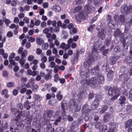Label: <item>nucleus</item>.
Returning a JSON list of instances; mask_svg holds the SVG:
<instances>
[{
    "instance_id": "obj_1",
    "label": "nucleus",
    "mask_w": 132,
    "mask_h": 132,
    "mask_svg": "<svg viewBox=\"0 0 132 132\" xmlns=\"http://www.w3.org/2000/svg\"><path fill=\"white\" fill-rule=\"evenodd\" d=\"M102 41L100 40L94 42V48L92 53V56L89 57L88 59L89 62H93L97 59V57L98 55V52L95 47H96L98 50H103L104 48V45L102 44Z\"/></svg>"
},
{
    "instance_id": "obj_2",
    "label": "nucleus",
    "mask_w": 132,
    "mask_h": 132,
    "mask_svg": "<svg viewBox=\"0 0 132 132\" xmlns=\"http://www.w3.org/2000/svg\"><path fill=\"white\" fill-rule=\"evenodd\" d=\"M120 91L118 89H116L115 90L112 88L111 87L108 91V94L110 96H113L112 98L115 99L120 95Z\"/></svg>"
},
{
    "instance_id": "obj_3",
    "label": "nucleus",
    "mask_w": 132,
    "mask_h": 132,
    "mask_svg": "<svg viewBox=\"0 0 132 132\" xmlns=\"http://www.w3.org/2000/svg\"><path fill=\"white\" fill-rule=\"evenodd\" d=\"M69 103L71 108L75 112L79 111L80 110V107L78 106L77 103L74 99H71Z\"/></svg>"
},
{
    "instance_id": "obj_4",
    "label": "nucleus",
    "mask_w": 132,
    "mask_h": 132,
    "mask_svg": "<svg viewBox=\"0 0 132 132\" xmlns=\"http://www.w3.org/2000/svg\"><path fill=\"white\" fill-rule=\"evenodd\" d=\"M132 10V6L129 5L128 7L126 5H124L122 6L121 11V13L123 14H127L130 12V10Z\"/></svg>"
},
{
    "instance_id": "obj_5",
    "label": "nucleus",
    "mask_w": 132,
    "mask_h": 132,
    "mask_svg": "<svg viewBox=\"0 0 132 132\" xmlns=\"http://www.w3.org/2000/svg\"><path fill=\"white\" fill-rule=\"evenodd\" d=\"M95 127L99 129L100 132H104L107 130V126L106 125H102L100 122L96 123L95 125Z\"/></svg>"
},
{
    "instance_id": "obj_6",
    "label": "nucleus",
    "mask_w": 132,
    "mask_h": 132,
    "mask_svg": "<svg viewBox=\"0 0 132 132\" xmlns=\"http://www.w3.org/2000/svg\"><path fill=\"white\" fill-rule=\"evenodd\" d=\"M88 106V104H86L82 107L81 109V111L82 113L83 114H89L91 111V110L90 109Z\"/></svg>"
},
{
    "instance_id": "obj_7",
    "label": "nucleus",
    "mask_w": 132,
    "mask_h": 132,
    "mask_svg": "<svg viewBox=\"0 0 132 132\" xmlns=\"http://www.w3.org/2000/svg\"><path fill=\"white\" fill-rule=\"evenodd\" d=\"M97 85V81L95 78H91L89 80V85L91 87L94 88L96 87Z\"/></svg>"
},
{
    "instance_id": "obj_8",
    "label": "nucleus",
    "mask_w": 132,
    "mask_h": 132,
    "mask_svg": "<svg viewBox=\"0 0 132 132\" xmlns=\"http://www.w3.org/2000/svg\"><path fill=\"white\" fill-rule=\"evenodd\" d=\"M109 125L110 129L108 132H113L118 127L117 124L114 122H110Z\"/></svg>"
},
{
    "instance_id": "obj_9",
    "label": "nucleus",
    "mask_w": 132,
    "mask_h": 132,
    "mask_svg": "<svg viewBox=\"0 0 132 132\" xmlns=\"http://www.w3.org/2000/svg\"><path fill=\"white\" fill-rule=\"evenodd\" d=\"M35 79L33 77H31L30 79L29 82L26 85V87L29 88L35 84Z\"/></svg>"
},
{
    "instance_id": "obj_10",
    "label": "nucleus",
    "mask_w": 132,
    "mask_h": 132,
    "mask_svg": "<svg viewBox=\"0 0 132 132\" xmlns=\"http://www.w3.org/2000/svg\"><path fill=\"white\" fill-rule=\"evenodd\" d=\"M114 36L115 37H119L120 36L121 37H122L124 36V34L121 33V32L119 29H117L114 32Z\"/></svg>"
},
{
    "instance_id": "obj_11",
    "label": "nucleus",
    "mask_w": 132,
    "mask_h": 132,
    "mask_svg": "<svg viewBox=\"0 0 132 132\" xmlns=\"http://www.w3.org/2000/svg\"><path fill=\"white\" fill-rule=\"evenodd\" d=\"M108 109V107L106 105H102L101 109L99 108L98 112L99 114L101 115L104 113Z\"/></svg>"
},
{
    "instance_id": "obj_12",
    "label": "nucleus",
    "mask_w": 132,
    "mask_h": 132,
    "mask_svg": "<svg viewBox=\"0 0 132 132\" xmlns=\"http://www.w3.org/2000/svg\"><path fill=\"white\" fill-rule=\"evenodd\" d=\"M99 70V68L98 66H96L91 69V73L92 75H97L99 73H98Z\"/></svg>"
},
{
    "instance_id": "obj_13",
    "label": "nucleus",
    "mask_w": 132,
    "mask_h": 132,
    "mask_svg": "<svg viewBox=\"0 0 132 132\" xmlns=\"http://www.w3.org/2000/svg\"><path fill=\"white\" fill-rule=\"evenodd\" d=\"M89 72V70H85L84 71H82L80 72V76L82 78H87L88 77V75Z\"/></svg>"
},
{
    "instance_id": "obj_14",
    "label": "nucleus",
    "mask_w": 132,
    "mask_h": 132,
    "mask_svg": "<svg viewBox=\"0 0 132 132\" xmlns=\"http://www.w3.org/2000/svg\"><path fill=\"white\" fill-rule=\"evenodd\" d=\"M97 76L98 82L100 84L103 83L104 80L103 76L100 73H98Z\"/></svg>"
},
{
    "instance_id": "obj_15",
    "label": "nucleus",
    "mask_w": 132,
    "mask_h": 132,
    "mask_svg": "<svg viewBox=\"0 0 132 132\" xmlns=\"http://www.w3.org/2000/svg\"><path fill=\"white\" fill-rule=\"evenodd\" d=\"M110 114L106 113L103 116V121L105 122H108L110 120Z\"/></svg>"
},
{
    "instance_id": "obj_16",
    "label": "nucleus",
    "mask_w": 132,
    "mask_h": 132,
    "mask_svg": "<svg viewBox=\"0 0 132 132\" xmlns=\"http://www.w3.org/2000/svg\"><path fill=\"white\" fill-rule=\"evenodd\" d=\"M126 99L124 96H121L119 99L120 104L123 106L125 103Z\"/></svg>"
},
{
    "instance_id": "obj_17",
    "label": "nucleus",
    "mask_w": 132,
    "mask_h": 132,
    "mask_svg": "<svg viewBox=\"0 0 132 132\" xmlns=\"http://www.w3.org/2000/svg\"><path fill=\"white\" fill-rule=\"evenodd\" d=\"M36 72L35 71H32L30 69H28L27 71V73L28 75H32L34 77L36 75Z\"/></svg>"
},
{
    "instance_id": "obj_18",
    "label": "nucleus",
    "mask_w": 132,
    "mask_h": 132,
    "mask_svg": "<svg viewBox=\"0 0 132 132\" xmlns=\"http://www.w3.org/2000/svg\"><path fill=\"white\" fill-rule=\"evenodd\" d=\"M36 42L37 44L39 45H41L44 43L43 38L39 37L36 38Z\"/></svg>"
},
{
    "instance_id": "obj_19",
    "label": "nucleus",
    "mask_w": 132,
    "mask_h": 132,
    "mask_svg": "<svg viewBox=\"0 0 132 132\" xmlns=\"http://www.w3.org/2000/svg\"><path fill=\"white\" fill-rule=\"evenodd\" d=\"M24 71V70L23 69H21L19 72L15 73V75L18 77H20L22 76Z\"/></svg>"
},
{
    "instance_id": "obj_20",
    "label": "nucleus",
    "mask_w": 132,
    "mask_h": 132,
    "mask_svg": "<svg viewBox=\"0 0 132 132\" xmlns=\"http://www.w3.org/2000/svg\"><path fill=\"white\" fill-rule=\"evenodd\" d=\"M119 59V57L117 56L116 57H112L110 59V61L111 63L112 64H115L117 61Z\"/></svg>"
},
{
    "instance_id": "obj_21",
    "label": "nucleus",
    "mask_w": 132,
    "mask_h": 132,
    "mask_svg": "<svg viewBox=\"0 0 132 132\" xmlns=\"http://www.w3.org/2000/svg\"><path fill=\"white\" fill-rule=\"evenodd\" d=\"M113 75V72L111 70L109 71L107 74V77L109 79V81L112 80Z\"/></svg>"
},
{
    "instance_id": "obj_22",
    "label": "nucleus",
    "mask_w": 132,
    "mask_h": 132,
    "mask_svg": "<svg viewBox=\"0 0 132 132\" xmlns=\"http://www.w3.org/2000/svg\"><path fill=\"white\" fill-rule=\"evenodd\" d=\"M100 97V95H97L96 96V98L93 102L92 103L93 104H94V105L95 106L97 107L98 106L99 101L97 98L99 97Z\"/></svg>"
},
{
    "instance_id": "obj_23",
    "label": "nucleus",
    "mask_w": 132,
    "mask_h": 132,
    "mask_svg": "<svg viewBox=\"0 0 132 132\" xmlns=\"http://www.w3.org/2000/svg\"><path fill=\"white\" fill-rule=\"evenodd\" d=\"M87 11L89 12H93L94 10V8L90 5H87L86 6V8Z\"/></svg>"
},
{
    "instance_id": "obj_24",
    "label": "nucleus",
    "mask_w": 132,
    "mask_h": 132,
    "mask_svg": "<svg viewBox=\"0 0 132 132\" xmlns=\"http://www.w3.org/2000/svg\"><path fill=\"white\" fill-rule=\"evenodd\" d=\"M80 95L82 98H84L86 96V92L85 90L82 89L80 92Z\"/></svg>"
},
{
    "instance_id": "obj_25",
    "label": "nucleus",
    "mask_w": 132,
    "mask_h": 132,
    "mask_svg": "<svg viewBox=\"0 0 132 132\" xmlns=\"http://www.w3.org/2000/svg\"><path fill=\"white\" fill-rule=\"evenodd\" d=\"M63 96L61 94V92L60 91H58L56 95V97L57 99L59 101L61 100Z\"/></svg>"
},
{
    "instance_id": "obj_26",
    "label": "nucleus",
    "mask_w": 132,
    "mask_h": 132,
    "mask_svg": "<svg viewBox=\"0 0 132 132\" xmlns=\"http://www.w3.org/2000/svg\"><path fill=\"white\" fill-rule=\"evenodd\" d=\"M97 35L98 37L101 38L102 40H103L105 38V34L102 31L99 32Z\"/></svg>"
},
{
    "instance_id": "obj_27",
    "label": "nucleus",
    "mask_w": 132,
    "mask_h": 132,
    "mask_svg": "<svg viewBox=\"0 0 132 132\" xmlns=\"http://www.w3.org/2000/svg\"><path fill=\"white\" fill-rule=\"evenodd\" d=\"M53 10L55 11L56 12H59L61 10L60 7L58 6L54 5L53 6L52 8Z\"/></svg>"
},
{
    "instance_id": "obj_28",
    "label": "nucleus",
    "mask_w": 132,
    "mask_h": 132,
    "mask_svg": "<svg viewBox=\"0 0 132 132\" xmlns=\"http://www.w3.org/2000/svg\"><path fill=\"white\" fill-rule=\"evenodd\" d=\"M124 61L128 63H131L132 62V57L127 56L125 59Z\"/></svg>"
},
{
    "instance_id": "obj_29",
    "label": "nucleus",
    "mask_w": 132,
    "mask_h": 132,
    "mask_svg": "<svg viewBox=\"0 0 132 132\" xmlns=\"http://www.w3.org/2000/svg\"><path fill=\"white\" fill-rule=\"evenodd\" d=\"M54 112L52 110L49 111L47 113V116L49 118H50L51 119H52L53 118V115L54 113Z\"/></svg>"
},
{
    "instance_id": "obj_30",
    "label": "nucleus",
    "mask_w": 132,
    "mask_h": 132,
    "mask_svg": "<svg viewBox=\"0 0 132 132\" xmlns=\"http://www.w3.org/2000/svg\"><path fill=\"white\" fill-rule=\"evenodd\" d=\"M84 67L86 70H89V67L90 66V65L88 62L86 61L84 63Z\"/></svg>"
},
{
    "instance_id": "obj_31",
    "label": "nucleus",
    "mask_w": 132,
    "mask_h": 132,
    "mask_svg": "<svg viewBox=\"0 0 132 132\" xmlns=\"http://www.w3.org/2000/svg\"><path fill=\"white\" fill-rule=\"evenodd\" d=\"M19 62L20 63L21 66L23 67L24 66V65L25 62V60L23 59V58L21 57V59L19 60Z\"/></svg>"
},
{
    "instance_id": "obj_32",
    "label": "nucleus",
    "mask_w": 132,
    "mask_h": 132,
    "mask_svg": "<svg viewBox=\"0 0 132 132\" xmlns=\"http://www.w3.org/2000/svg\"><path fill=\"white\" fill-rule=\"evenodd\" d=\"M11 111L12 112V113L13 114H16L17 113H18L19 110L16 108H11L10 109Z\"/></svg>"
},
{
    "instance_id": "obj_33",
    "label": "nucleus",
    "mask_w": 132,
    "mask_h": 132,
    "mask_svg": "<svg viewBox=\"0 0 132 132\" xmlns=\"http://www.w3.org/2000/svg\"><path fill=\"white\" fill-rule=\"evenodd\" d=\"M16 124L17 126L20 129H22L24 126V125L21 122H17Z\"/></svg>"
},
{
    "instance_id": "obj_34",
    "label": "nucleus",
    "mask_w": 132,
    "mask_h": 132,
    "mask_svg": "<svg viewBox=\"0 0 132 132\" xmlns=\"http://www.w3.org/2000/svg\"><path fill=\"white\" fill-rule=\"evenodd\" d=\"M60 114V110H57L55 114L53 116V119H54L55 118L57 117L58 116H59Z\"/></svg>"
},
{
    "instance_id": "obj_35",
    "label": "nucleus",
    "mask_w": 132,
    "mask_h": 132,
    "mask_svg": "<svg viewBox=\"0 0 132 132\" xmlns=\"http://www.w3.org/2000/svg\"><path fill=\"white\" fill-rule=\"evenodd\" d=\"M132 123V119H130L127 121L125 124V126L126 128H127Z\"/></svg>"
},
{
    "instance_id": "obj_36",
    "label": "nucleus",
    "mask_w": 132,
    "mask_h": 132,
    "mask_svg": "<svg viewBox=\"0 0 132 132\" xmlns=\"http://www.w3.org/2000/svg\"><path fill=\"white\" fill-rule=\"evenodd\" d=\"M56 118H57V119L54 123V124L55 125H57V123L60 122L61 121L62 119V117L61 116H58Z\"/></svg>"
},
{
    "instance_id": "obj_37",
    "label": "nucleus",
    "mask_w": 132,
    "mask_h": 132,
    "mask_svg": "<svg viewBox=\"0 0 132 132\" xmlns=\"http://www.w3.org/2000/svg\"><path fill=\"white\" fill-rule=\"evenodd\" d=\"M24 107L27 109H29L30 108V106L29 105L28 101L27 100L24 103Z\"/></svg>"
},
{
    "instance_id": "obj_38",
    "label": "nucleus",
    "mask_w": 132,
    "mask_h": 132,
    "mask_svg": "<svg viewBox=\"0 0 132 132\" xmlns=\"http://www.w3.org/2000/svg\"><path fill=\"white\" fill-rule=\"evenodd\" d=\"M61 107L62 110L65 111L68 109V107L66 104L61 103Z\"/></svg>"
},
{
    "instance_id": "obj_39",
    "label": "nucleus",
    "mask_w": 132,
    "mask_h": 132,
    "mask_svg": "<svg viewBox=\"0 0 132 132\" xmlns=\"http://www.w3.org/2000/svg\"><path fill=\"white\" fill-rule=\"evenodd\" d=\"M27 53L28 51L27 50H23L21 54V57L24 58L27 55Z\"/></svg>"
},
{
    "instance_id": "obj_40",
    "label": "nucleus",
    "mask_w": 132,
    "mask_h": 132,
    "mask_svg": "<svg viewBox=\"0 0 132 132\" xmlns=\"http://www.w3.org/2000/svg\"><path fill=\"white\" fill-rule=\"evenodd\" d=\"M62 34L64 36L63 37L64 39L66 38L68 36V34L67 32L64 30L62 31Z\"/></svg>"
},
{
    "instance_id": "obj_41",
    "label": "nucleus",
    "mask_w": 132,
    "mask_h": 132,
    "mask_svg": "<svg viewBox=\"0 0 132 132\" xmlns=\"http://www.w3.org/2000/svg\"><path fill=\"white\" fill-rule=\"evenodd\" d=\"M48 47V44L47 43H45L42 46V48L43 50H46Z\"/></svg>"
},
{
    "instance_id": "obj_42",
    "label": "nucleus",
    "mask_w": 132,
    "mask_h": 132,
    "mask_svg": "<svg viewBox=\"0 0 132 132\" xmlns=\"http://www.w3.org/2000/svg\"><path fill=\"white\" fill-rule=\"evenodd\" d=\"M27 38L28 39V41L31 43L34 42L35 40V39L34 37H29V36L27 37Z\"/></svg>"
},
{
    "instance_id": "obj_43",
    "label": "nucleus",
    "mask_w": 132,
    "mask_h": 132,
    "mask_svg": "<svg viewBox=\"0 0 132 132\" xmlns=\"http://www.w3.org/2000/svg\"><path fill=\"white\" fill-rule=\"evenodd\" d=\"M127 112L129 113H130L132 112V106H128L126 108Z\"/></svg>"
},
{
    "instance_id": "obj_44",
    "label": "nucleus",
    "mask_w": 132,
    "mask_h": 132,
    "mask_svg": "<svg viewBox=\"0 0 132 132\" xmlns=\"http://www.w3.org/2000/svg\"><path fill=\"white\" fill-rule=\"evenodd\" d=\"M111 38H107L106 40L105 43L106 45L107 46H109V44L111 43Z\"/></svg>"
},
{
    "instance_id": "obj_45",
    "label": "nucleus",
    "mask_w": 132,
    "mask_h": 132,
    "mask_svg": "<svg viewBox=\"0 0 132 132\" xmlns=\"http://www.w3.org/2000/svg\"><path fill=\"white\" fill-rule=\"evenodd\" d=\"M42 50L39 48H38L36 49V53L38 55L41 54L42 53Z\"/></svg>"
},
{
    "instance_id": "obj_46",
    "label": "nucleus",
    "mask_w": 132,
    "mask_h": 132,
    "mask_svg": "<svg viewBox=\"0 0 132 132\" xmlns=\"http://www.w3.org/2000/svg\"><path fill=\"white\" fill-rule=\"evenodd\" d=\"M64 129L61 127L57 128L56 129V132H64Z\"/></svg>"
},
{
    "instance_id": "obj_47",
    "label": "nucleus",
    "mask_w": 132,
    "mask_h": 132,
    "mask_svg": "<svg viewBox=\"0 0 132 132\" xmlns=\"http://www.w3.org/2000/svg\"><path fill=\"white\" fill-rule=\"evenodd\" d=\"M51 75L50 74H47L45 75V78L46 80H48L51 78Z\"/></svg>"
},
{
    "instance_id": "obj_48",
    "label": "nucleus",
    "mask_w": 132,
    "mask_h": 132,
    "mask_svg": "<svg viewBox=\"0 0 132 132\" xmlns=\"http://www.w3.org/2000/svg\"><path fill=\"white\" fill-rule=\"evenodd\" d=\"M23 20L24 23L28 24L29 22L30 19L27 17H25L23 19Z\"/></svg>"
},
{
    "instance_id": "obj_49",
    "label": "nucleus",
    "mask_w": 132,
    "mask_h": 132,
    "mask_svg": "<svg viewBox=\"0 0 132 132\" xmlns=\"http://www.w3.org/2000/svg\"><path fill=\"white\" fill-rule=\"evenodd\" d=\"M34 56L33 55H29L27 59V60L29 61H32L34 59Z\"/></svg>"
},
{
    "instance_id": "obj_50",
    "label": "nucleus",
    "mask_w": 132,
    "mask_h": 132,
    "mask_svg": "<svg viewBox=\"0 0 132 132\" xmlns=\"http://www.w3.org/2000/svg\"><path fill=\"white\" fill-rule=\"evenodd\" d=\"M14 85V83L13 82H9L7 84V86L9 87H13Z\"/></svg>"
},
{
    "instance_id": "obj_51",
    "label": "nucleus",
    "mask_w": 132,
    "mask_h": 132,
    "mask_svg": "<svg viewBox=\"0 0 132 132\" xmlns=\"http://www.w3.org/2000/svg\"><path fill=\"white\" fill-rule=\"evenodd\" d=\"M81 8L82 7L81 6H79L77 7L75 9V11L79 12L81 10Z\"/></svg>"
},
{
    "instance_id": "obj_52",
    "label": "nucleus",
    "mask_w": 132,
    "mask_h": 132,
    "mask_svg": "<svg viewBox=\"0 0 132 132\" xmlns=\"http://www.w3.org/2000/svg\"><path fill=\"white\" fill-rule=\"evenodd\" d=\"M41 61L42 63H45L47 61V58L46 56H43L41 59Z\"/></svg>"
},
{
    "instance_id": "obj_53",
    "label": "nucleus",
    "mask_w": 132,
    "mask_h": 132,
    "mask_svg": "<svg viewBox=\"0 0 132 132\" xmlns=\"http://www.w3.org/2000/svg\"><path fill=\"white\" fill-rule=\"evenodd\" d=\"M17 107L20 110H22L23 106L22 104L21 103H18L16 105Z\"/></svg>"
},
{
    "instance_id": "obj_54",
    "label": "nucleus",
    "mask_w": 132,
    "mask_h": 132,
    "mask_svg": "<svg viewBox=\"0 0 132 132\" xmlns=\"http://www.w3.org/2000/svg\"><path fill=\"white\" fill-rule=\"evenodd\" d=\"M120 20L122 23H124L125 21V17L123 15H121L120 17Z\"/></svg>"
},
{
    "instance_id": "obj_55",
    "label": "nucleus",
    "mask_w": 132,
    "mask_h": 132,
    "mask_svg": "<svg viewBox=\"0 0 132 132\" xmlns=\"http://www.w3.org/2000/svg\"><path fill=\"white\" fill-rule=\"evenodd\" d=\"M95 27V24H93L90 26V27L88 28V31H91Z\"/></svg>"
},
{
    "instance_id": "obj_56",
    "label": "nucleus",
    "mask_w": 132,
    "mask_h": 132,
    "mask_svg": "<svg viewBox=\"0 0 132 132\" xmlns=\"http://www.w3.org/2000/svg\"><path fill=\"white\" fill-rule=\"evenodd\" d=\"M34 24L35 23H34V21L32 19H31V20L30 22V23L29 27L31 28H33L34 27Z\"/></svg>"
},
{
    "instance_id": "obj_57",
    "label": "nucleus",
    "mask_w": 132,
    "mask_h": 132,
    "mask_svg": "<svg viewBox=\"0 0 132 132\" xmlns=\"http://www.w3.org/2000/svg\"><path fill=\"white\" fill-rule=\"evenodd\" d=\"M2 75L3 77H8V73L6 71L4 70L3 72Z\"/></svg>"
},
{
    "instance_id": "obj_58",
    "label": "nucleus",
    "mask_w": 132,
    "mask_h": 132,
    "mask_svg": "<svg viewBox=\"0 0 132 132\" xmlns=\"http://www.w3.org/2000/svg\"><path fill=\"white\" fill-rule=\"evenodd\" d=\"M19 28V26L18 25H17V27L16 28H15L14 31V35H16L17 34L18 32V29Z\"/></svg>"
},
{
    "instance_id": "obj_59",
    "label": "nucleus",
    "mask_w": 132,
    "mask_h": 132,
    "mask_svg": "<svg viewBox=\"0 0 132 132\" xmlns=\"http://www.w3.org/2000/svg\"><path fill=\"white\" fill-rule=\"evenodd\" d=\"M39 66L41 69H44L46 67V65L44 63L42 62L40 64Z\"/></svg>"
},
{
    "instance_id": "obj_60",
    "label": "nucleus",
    "mask_w": 132,
    "mask_h": 132,
    "mask_svg": "<svg viewBox=\"0 0 132 132\" xmlns=\"http://www.w3.org/2000/svg\"><path fill=\"white\" fill-rule=\"evenodd\" d=\"M7 36L8 37H11L13 36V34L11 31H9L7 33Z\"/></svg>"
},
{
    "instance_id": "obj_61",
    "label": "nucleus",
    "mask_w": 132,
    "mask_h": 132,
    "mask_svg": "<svg viewBox=\"0 0 132 132\" xmlns=\"http://www.w3.org/2000/svg\"><path fill=\"white\" fill-rule=\"evenodd\" d=\"M27 90V89L26 88H23L21 89L20 92L21 94H23L26 92Z\"/></svg>"
},
{
    "instance_id": "obj_62",
    "label": "nucleus",
    "mask_w": 132,
    "mask_h": 132,
    "mask_svg": "<svg viewBox=\"0 0 132 132\" xmlns=\"http://www.w3.org/2000/svg\"><path fill=\"white\" fill-rule=\"evenodd\" d=\"M9 60L10 63L13 65H15V62L12 59H9Z\"/></svg>"
},
{
    "instance_id": "obj_63",
    "label": "nucleus",
    "mask_w": 132,
    "mask_h": 132,
    "mask_svg": "<svg viewBox=\"0 0 132 132\" xmlns=\"http://www.w3.org/2000/svg\"><path fill=\"white\" fill-rule=\"evenodd\" d=\"M114 51L116 52H119L120 50V48L119 46H116L114 49Z\"/></svg>"
},
{
    "instance_id": "obj_64",
    "label": "nucleus",
    "mask_w": 132,
    "mask_h": 132,
    "mask_svg": "<svg viewBox=\"0 0 132 132\" xmlns=\"http://www.w3.org/2000/svg\"><path fill=\"white\" fill-rule=\"evenodd\" d=\"M129 98L131 101H132V90L129 92Z\"/></svg>"
}]
</instances>
